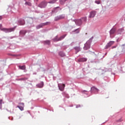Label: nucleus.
Masks as SVG:
<instances>
[{
    "instance_id": "16",
    "label": "nucleus",
    "mask_w": 125,
    "mask_h": 125,
    "mask_svg": "<svg viewBox=\"0 0 125 125\" xmlns=\"http://www.w3.org/2000/svg\"><path fill=\"white\" fill-rule=\"evenodd\" d=\"M45 25H46V23H41L38 25L36 28L37 29H41V28H42V27L45 26Z\"/></svg>"
},
{
    "instance_id": "30",
    "label": "nucleus",
    "mask_w": 125,
    "mask_h": 125,
    "mask_svg": "<svg viewBox=\"0 0 125 125\" xmlns=\"http://www.w3.org/2000/svg\"><path fill=\"white\" fill-rule=\"evenodd\" d=\"M2 108V104H0V109H1Z\"/></svg>"
},
{
    "instance_id": "27",
    "label": "nucleus",
    "mask_w": 125,
    "mask_h": 125,
    "mask_svg": "<svg viewBox=\"0 0 125 125\" xmlns=\"http://www.w3.org/2000/svg\"><path fill=\"white\" fill-rule=\"evenodd\" d=\"M45 43H46L47 44H50V41H45Z\"/></svg>"
},
{
    "instance_id": "18",
    "label": "nucleus",
    "mask_w": 125,
    "mask_h": 125,
    "mask_svg": "<svg viewBox=\"0 0 125 125\" xmlns=\"http://www.w3.org/2000/svg\"><path fill=\"white\" fill-rule=\"evenodd\" d=\"M19 25H25V21H19Z\"/></svg>"
},
{
    "instance_id": "37",
    "label": "nucleus",
    "mask_w": 125,
    "mask_h": 125,
    "mask_svg": "<svg viewBox=\"0 0 125 125\" xmlns=\"http://www.w3.org/2000/svg\"><path fill=\"white\" fill-rule=\"evenodd\" d=\"M58 7H56V8H58Z\"/></svg>"
},
{
    "instance_id": "9",
    "label": "nucleus",
    "mask_w": 125,
    "mask_h": 125,
    "mask_svg": "<svg viewBox=\"0 0 125 125\" xmlns=\"http://www.w3.org/2000/svg\"><path fill=\"white\" fill-rule=\"evenodd\" d=\"M21 106L18 105L17 107L19 108L21 111H23L24 110V103H20Z\"/></svg>"
},
{
    "instance_id": "29",
    "label": "nucleus",
    "mask_w": 125,
    "mask_h": 125,
    "mask_svg": "<svg viewBox=\"0 0 125 125\" xmlns=\"http://www.w3.org/2000/svg\"><path fill=\"white\" fill-rule=\"evenodd\" d=\"M75 49H76V50H79L80 47H76L75 48Z\"/></svg>"
},
{
    "instance_id": "14",
    "label": "nucleus",
    "mask_w": 125,
    "mask_h": 125,
    "mask_svg": "<svg viewBox=\"0 0 125 125\" xmlns=\"http://www.w3.org/2000/svg\"><path fill=\"white\" fill-rule=\"evenodd\" d=\"M116 33V28H113L110 30L109 31V34L110 35H114Z\"/></svg>"
},
{
    "instance_id": "2",
    "label": "nucleus",
    "mask_w": 125,
    "mask_h": 125,
    "mask_svg": "<svg viewBox=\"0 0 125 125\" xmlns=\"http://www.w3.org/2000/svg\"><path fill=\"white\" fill-rule=\"evenodd\" d=\"M0 30L1 31H3V32H5V33H9L10 32H13L15 29L14 28H9V29L2 28H0Z\"/></svg>"
},
{
    "instance_id": "26",
    "label": "nucleus",
    "mask_w": 125,
    "mask_h": 125,
    "mask_svg": "<svg viewBox=\"0 0 125 125\" xmlns=\"http://www.w3.org/2000/svg\"><path fill=\"white\" fill-rule=\"evenodd\" d=\"M25 5H29V6H31V5H32V4L30 2H25Z\"/></svg>"
},
{
    "instance_id": "39",
    "label": "nucleus",
    "mask_w": 125,
    "mask_h": 125,
    "mask_svg": "<svg viewBox=\"0 0 125 125\" xmlns=\"http://www.w3.org/2000/svg\"><path fill=\"white\" fill-rule=\"evenodd\" d=\"M21 80H24V79H22Z\"/></svg>"
},
{
    "instance_id": "10",
    "label": "nucleus",
    "mask_w": 125,
    "mask_h": 125,
    "mask_svg": "<svg viewBox=\"0 0 125 125\" xmlns=\"http://www.w3.org/2000/svg\"><path fill=\"white\" fill-rule=\"evenodd\" d=\"M87 61V59L85 58H82L78 60V62H86Z\"/></svg>"
},
{
    "instance_id": "20",
    "label": "nucleus",
    "mask_w": 125,
    "mask_h": 125,
    "mask_svg": "<svg viewBox=\"0 0 125 125\" xmlns=\"http://www.w3.org/2000/svg\"><path fill=\"white\" fill-rule=\"evenodd\" d=\"M27 33V31L26 30H21L20 32V35H25Z\"/></svg>"
},
{
    "instance_id": "22",
    "label": "nucleus",
    "mask_w": 125,
    "mask_h": 125,
    "mask_svg": "<svg viewBox=\"0 0 125 125\" xmlns=\"http://www.w3.org/2000/svg\"><path fill=\"white\" fill-rule=\"evenodd\" d=\"M124 120H123V118H120L119 119L116 120V123H122Z\"/></svg>"
},
{
    "instance_id": "25",
    "label": "nucleus",
    "mask_w": 125,
    "mask_h": 125,
    "mask_svg": "<svg viewBox=\"0 0 125 125\" xmlns=\"http://www.w3.org/2000/svg\"><path fill=\"white\" fill-rule=\"evenodd\" d=\"M66 0H60V2L61 4H64V3H65V1H66Z\"/></svg>"
},
{
    "instance_id": "32",
    "label": "nucleus",
    "mask_w": 125,
    "mask_h": 125,
    "mask_svg": "<svg viewBox=\"0 0 125 125\" xmlns=\"http://www.w3.org/2000/svg\"><path fill=\"white\" fill-rule=\"evenodd\" d=\"M2 25L1 24H0V29L2 28Z\"/></svg>"
},
{
    "instance_id": "21",
    "label": "nucleus",
    "mask_w": 125,
    "mask_h": 125,
    "mask_svg": "<svg viewBox=\"0 0 125 125\" xmlns=\"http://www.w3.org/2000/svg\"><path fill=\"white\" fill-rule=\"evenodd\" d=\"M59 55H60V56H61V57H65V54L64 53H63V52H60L59 53Z\"/></svg>"
},
{
    "instance_id": "35",
    "label": "nucleus",
    "mask_w": 125,
    "mask_h": 125,
    "mask_svg": "<svg viewBox=\"0 0 125 125\" xmlns=\"http://www.w3.org/2000/svg\"><path fill=\"white\" fill-rule=\"evenodd\" d=\"M76 31H78L77 33H79L80 32L78 29H77Z\"/></svg>"
},
{
    "instance_id": "1",
    "label": "nucleus",
    "mask_w": 125,
    "mask_h": 125,
    "mask_svg": "<svg viewBox=\"0 0 125 125\" xmlns=\"http://www.w3.org/2000/svg\"><path fill=\"white\" fill-rule=\"evenodd\" d=\"M65 37H66V35H62L59 38L58 36H57L53 39V41H54V42H59L60 41H62Z\"/></svg>"
},
{
    "instance_id": "15",
    "label": "nucleus",
    "mask_w": 125,
    "mask_h": 125,
    "mask_svg": "<svg viewBox=\"0 0 125 125\" xmlns=\"http://www.w3.org/2000/svg\"><path fill=\"white\" fill-rule=\"evenodd\" d=\"M59 88L61 91H63V90H64V88H65V84H62L61 85H59Z\"/></svg>"
},
{
    "instance_id": "8",
    "label": "nucleus",
    "mask_w": 125,
    "mask_h": 125,
    "mask_svg": "<svg viewBox=\"0 0 125 125\" xmlns=\"http://www.w3.org/2000/svg\"><path fill=\"white\" fill-rule=\"evenodd\" d=\"M96 15V11H91L90 13L89 18H93Z\"/></svg>"
},
{
    "instance_id": "38",
    "label": "nucleus",
    "mask_w": 125,
    "mask_h": 125,
    "mask_svg": "<svg viewBox=\"0 0 125 125\" xmlns=\"http://www.w3.org/2000/svg\"><path fill=\"white\" fill-rule=\"evenodd\" d=\"M121 34V33H118V34Z\"/></svg>"
},
{
    "instance_id": "24",
    "label": "nucleus",
    "mask_w": 125,
    "mask_h": 125,
    "mask_svg": "<svg viewBox=\"0 0 125 125\" xmlns=\"http://www.w3.org/2000/svg\"><path fill=\"white\" fill-rule=\"evenodd\" d=\"M57 1V0H52L48 2V3H55Z\"/></svg>"
},
{
    "instance_id": "33",
    "label": "nucleus",
    "mask_w": 125,
    "mask_h": 125,
    "mask_svg": "<svg viewBox=\"0 0 125 125\" xmlns=\"http://www.w3.org/2000/svg\"><path fill=\"white\" fill-rule=\"evenodd\" d=\"M2 19V17L1 16H0V20H1Z\"/></svg>"
},
{
    "instance_id": "34",
    "label": "nucleus",
    "mask_w": 125,
    "mask_h": 125,
    "mask_svg": "<svg viewBox=\"0 0 125 125\" xmlns=\"http://www.w3.org/2000/svg\"><path fill=\"white\" fill-rule=\"evenodd\" d=\"M116 46H114L112 47V48H116Z\"/></svg>"
},
{
    "instance_id": "19",
    "label": "nucleus",
    "mask_w": 125,
    "mask_h": 125,
    "mask_svg": "<svg viewBox=\"0 0 125 125\" xmlns=\"http://www.w3.org/2000/svg\"><path fill=\"white\" fill-rule=\"evenodd\" d=\"M82 23H85V22H86V17L82 18L81 19Z\"/></svg>"
},
{
    "instance_id": "23",
    "label": "nucleus",
    "mask_w": 125,
    "mask_h": 125,
    "mask_svg": "<svg viewBox=\"0 0 125 125\" xmlns=\"http://www.w3.org/2000/svg\"><path fill=\"white\" fill-rule=\"evenodd\" d=\"M19 68L20 70H25L26 69V66L25 65L19 66Z\"/></svg>"
},
{
    "instance_id": "11",
    "label": "nucleus",
    "mask_w": 125,
    "mask_h": 125,
    "mask_svg": "<svg viewBox=\"0 0 125 125\" xmlns=\"http://www.w3.org/2000/svg\"><path fill=\"white\" fill-rule=\"evenodd\" d=\"M91 92H98L99 91V90L95 87H92L91 88Z\"/></svg>"
},
{
    "instance_id": "13",
    "label": "nucleus",
    "mask_w": 125,
    "mask_h": 125,
    "mask_svg": "<svg viewBox=\"0 0 125 125\" xmlns=\"http://www.w3.org/2000/svg\"><path fill=\"white\" fill-rule=\"evenodd\" d=\"M91 92H98L99 91V90L95 87H92L91 88Z\"/></svg>"
},
{
    "instance_id": "6",
    "label": "nucleus",
    "mask_w": 125,
    "mask_h": 125,
    "mask_svg": "<svg viewBox=\"0 0 125 125\" xmlns=\"http://www.w3.org/2000/svg\"><path fill=\"white\" fill-rule=\"evenodd\" d=\"M74 21L75 22V23L76 24V25H78V26H81V25H82V24H83V21H82V20H81V19L75 20Z\"/></svg>"
},
{
    "instance_id": "28",
    "label": "nucleus",
    "mask_w": 125,
    "mask_h": 125,
    "mask_svg": "<svg viewBox=\"0 0 125 125\" xmlns=\"http://www.w3.org/2000/svg\"><path fill=\"white\" fill-rule=\"evenodd\" d=\"M95 2L97 3V4H100V1L99 0H96Z\"/></svg>"
},
{
    "instance_id": "3",
    "label": "nucleus",
    "mask_w": 125,
    "mask_h": 125,
    "mask_svg": "<svg viewBox=\"0 0 125 125\" xmlns=\"http://www.w3.org/2000/svg\"><path fill=\"white\" fill-rule=\"evenodd\" d=\"M89 48H90V42H87L84 44L83 47L84 50H87V49H89Z\"/></svg>"
},
{
    "instance_id": "12",
    "label": "nucleus",
    "mask_w": 125,
    "mask_h": 125,
    "mask_svg": "<svg viewBox=\"0 0 125 125\" xmlns=\"http://www.w3.org/2000/svg\"><path fill=\"white\" fill-rule=\"evenodd\" d=\"M91 92H98L99 91V90L95 87H92L91 88Z\"/></svg>"
},
{
    "instance_id": "31",
    "label": "nucleus",
    "mask_w": 125,
    "mask_h": 125,
    "mask_svg": "<svg viewBox=\"0 0 125 125\" xmlns=\"http://www.w3.org/2000/svg\"><path fill=\"white\" fill-rule=\"evenodd\" d=\"M0 104H2V100H0Z\"/></svg>"
},
{
    "instance_id": "36",
    "label": "nucleus",
    "mask_w": 125,
    "mask_h": 125,
    "mask_svg": "<svg viewBox=\"0 0 125 125\" xmlns=\"http://www.w3.org/2000/svg\"><path fill=\"white\" fill-rule=\"evenodd\" d=\"M118 32H121V29H119V30H118Z\"/></svg>"
},
{
    "instance_id": "5",
    "label": "nucleus",
    "mask_w": 125,
    "mask_h": 125,
    "mask_svg": "<svg viewBox=\"0 0 125 125\" xmlns=\"http://www.w3.org/2000/svg\"><path fill=\"white\" fill-rule=\"evenodd\" d=\"M115 43V42L114 41H110L109 43H107V44L105 46V49H107V48H109V47H110V46H112L113 44Z\"/></svg>"
},
{
    "instance_id": "4",
    "label": "nucleus",
    "mask_w": 125,
    "mask_h": 125,
    "mask_svg": "<svg viewBox=\"0 0 125 125\" xmlns=\"http://www.w3.org/2000/svg\"><path fill=\"white\" fill-rule=\"evenodd\" d=\"M46 5H47V2L46 1H42L39 5V7H41V8H44Z\"/></svg>"
},
{
    "instance_id": "17",
    "label": "nucleus",
    "mask_w": 125,
    "mask_h": 125,
    "mask_svg": "<svg viewBox=\"0 0 125 125\" xmlns=\"http://www.w3.org/2000/svg\"><path fill=\"white\" fill-rule=\"evenodd\" d=\"M37 86L39 88H42V87H43V82H41L40 83L37 85Z\"/></svg>"
},
{
    "instance_id": "7",
    "label": "nucleus",
    "mask_w": 125,
    "mask_h": 125,
    "mask_svg": "<svg viewBox=\"0 0 125 125\" xmlns=\"http://www.w3.org/2000/svg\"><path fill=\"white\" fill-rule=\"evenodd\" d=\"M65 17L63 15H61L55 18V21H58V20H61V19H64Z\"/></svg>"
}]
</instances>
